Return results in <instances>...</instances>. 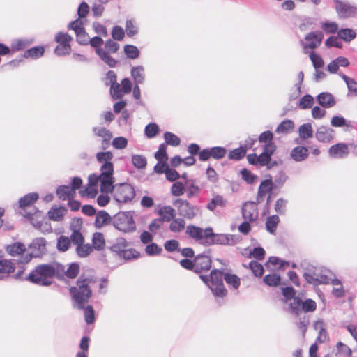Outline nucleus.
I'll return each instance as SVG.
<instances>
[{
  "mask_svg": "<svg viewBox=\"0 0 357 357\" xmlns=\"http://www.w3.org/2000/svg\"><path fill=\"white\" fill-rule=\"evenodd\" d=\"M91 281V278L82 275L77 280L76 286L70 288L69 291L74 302V307L84 309L85 304L89 301L92 296V291L89 287Z\"/></svg>",
  "mask_w": 357,
  "mask_h": 357,
  "instance_id": "1",
  "label": "nucleus"
},
{
  "mask_svg": "<svg viewBox=\"0 0 357 357\" xmlns=\"http://www.w3.org/2000/svg\"><path fill=\"white\" fill-rule=\"evenodd\" d=\"M53 270L50 264H40L31 271L25 280L40 286H50L52 284L50 279L52 278Z\"/></svg>",
  "mask_w": 357,
  "mask_h": 357,
  "instance_id": "2",
  "label": "nucleus"
},
{
  "mask_svg": "<svg viewBox=\"0 0 357 357\" xmlns=\"http://www.w3.org/2000/svg\"><path fill=\"white\" fill-rule=\"evenodd\" d=\"M132 211H120L112 217V225L121 232L128 234L136 230Z\"/></svg>",
  "mask_w": 357,
  "mask_h": 357,
  "instance_id": "3",
  "label": "nucleus"
},
{
  "mask_svg": "<svg viewBox=\"0 0 357 357\" xmlns=\"http://www.w3.org/2000/svg\"><path fill=\"white\" fill-rule=\"evenodd\" d=\"M109 193L112 194L114 199L119 204H127L135 198V190L134 187L128 183L114 184Z\"/></svg>",
  "mask_w": 357,
  "mask_h": 357,
  "instance_id": "4",
  "label": "nucleus"
},
{
  "mask_svg": "<svg viewBox=\"0 0 357 357\" xmlns=\"http://www.w3.org/2000/svg\"><path fill=\"white\" fill-rule=\"evenodd\" d=\"M114 155L111 151L98 152L96 153V160L99 163H102L100 167V172H102V178L103 186L107 185L110 183L111 176L114 175V165L111 162Z\"/></svg>",
  "mask_w": 357,
  "mask_h": 357,
  "instance_id": "5",
  "label": "nucleus"
},
{
  "mask_svg": "<svg viewBox=\"0 0 357 357\" xmlns=\"http://www.w3.org/2000/svg\"><path fill=\"white\" fill-rule=\"evenodd\" d=\"M241 240V237L238 235L214 233L213 228L210 227L208 237L205 242V246L213 245L233 246L240 242Z\"/></svg>",
  "mask_w": 357,
  "mask_h": 357,
  "instance_id": "6",
  "label": "nucleus"
},
{
  "mask_svg": "<svg viewBox=\"0 0 357 357\" xmlns=\"http://www.w3.org/2000/svg\"><path fill=\"white\" fill-rule=\"evenodd\" d=\"M178 214L188 220H192L198 213L199 207L191 204L188 200L177 198L173 202Z\"/></svg>",
  "mask_w": 357,
  "mask_h": 357,
  "instance_id": "7",
  "label": "nucleus"
},
{
  "mask_svg": "<svg viewBox=\"0 0 357 357\" xmlns=\"http://www.w3.org/2000/svg\"><path fill=\"white\" fill-rule=\"evenodd\" d=\"M224 273L222 271L213 269L210 274V289L213 295L218 297L226 296L227 291L223 284Z\"/></svg>",
  "mask_w": 357,
  "mask_h": 357,
  "instance_id": "8",
  "label": "nucleus"
},
{
  "mask_svg": "<svg viewBox=\"0 0 357 357\" xmlns=\"http://www.w3.org/2000/svg\"><path fill=\"white\" fill-rule=\"evenodd\" d=\"M29 253L23 256L22 264L29 263L33 257H40L46 252V240L44 238H34L29 245Z\"/></svg>",
  "mask_w": 357,
  "mask_h": 357,
  "instance_id": "9",
  "label": "nucleus"
},
{
  "mask_svg": "<svg viewBox=\"0 0 357 357\" xmlns=\"http://www.w3.org/2000/svg\"><path fill=\"white\" fill-rule=\"evenodd\" d=\"M335 3V10L340 19H348L357 16V6L348 1L332 0Z\"/></svg>",
  "mask_w": 357,
  "mask_h": 357,
  "instance_id": "10",
  "label": "nucleus"
},
{
  "mask_svg": "<svg viewBox=\"0 0 357 357\" xmlns=\"http://www.w3.org/2000/svg\"><path fill=\"white\" fill-rule=\"evenodd\" d=\"M68 29L73 30L76 34L77 42L82 45L89 44V36L86 32L82 20L77 18L74 21L70 22Z\"/></svg>",
  "mask_w": 357,
  "mask_h": 357,
  "instance_id": "11",
  "label": "nucleus"
},
{
  "mask_svg": "<svg viewBox=\"0 0 357 357\" xmlns=\"http://www.w3.org/2000/svg\"><path fill=\"white\" fill-rule=\"evenodd\" d=\"M209 229L210 227L203 229L198 226L189 225L186 227L185 234L197 242L205 245V242L208 237Z\"/></svg>",
  "mask_w": 357,
  "mask_h": 357,
  "instance_id": "12",
  "label": "nucleus"
},
{
  "mask_svg": "<svg viewBox=\"0 0 357 357\" xmlns=\"http://www.w3.org/2000/svg\"><path fill=\"white\" fill-rule=\"evenodd\" d=\"M227 149L223 146H213L204 149L199 152V160L207 161L211 158L215 160H221L225 157Z\"/></svg>",
  "mask_w": 357,
  "mask_h": 357,
  "instance_id": "13",
  "label": "nucleus"
},
{
  "mask_svg": "<svg viewBox=\"0 0 357 357\" xmlns=\"http://www.w3.org/2000/svg\"><path fill=\"white\" fill-rule=\"evenodd\" d=\"M82 223L83 222L81 218H74L70 226V229L72 231L70 241L76 246L84 243V238L80 232Z\"/></svg>",
  "mask_w": 357,
  "mask_h": 357,
  "instance_id": "14",
  "label": "nucleus"
},
{
  "mask_svg": "<svg viewBox=\"0 0 357 357\" xmlns=\"http://www.w3.org/2000/svg\"><path fill=\"white\" fill-rule=\"evenodd\" d=\"M102 172H100V174L99 176L96 174H92L89 175L88 178V185L91 187H96L98 181L100 182V191L102 193L108 194L111 192L113 188V183L115 182V178L114 176H111V181L107 185H105V188H102Z\"/></svg>",
  "mask_w": 357,
  "mask_h": 357,
  "instance_id": "15",
  "label": "nucleus"
},
{
  "mask_svg": "<svg viewBox=\"0 0 357 357\" xmlns=\"http://www.w3.org/2000/svg\"><path fill=\"white\" fill-rule=\"evenodd\" d=\"M323 38L324 34L321 31L310 32L305 37V40L308 43L303 44V47L305 49H315L321 45Z\"/></svg>",
  "mask_w": 357,
  "mask_h": 357,
  "instance_id": "16",
  "label": "nucleus"
},
{
  "mask_svg": "<svg viewBox=\"0 0 357 357\" xmlns=\"http://www.w3.org/2000/svg\"><path fill=\"white\" fill-rule=\"evenodd\" d=\"M195 273H200L210 270L211 267V259L205 252L199 254L195 257Z\"/></svg>",
  "mask_w": 357,
  "mask_h": 357,
  "instance_id": "17",
  "label": "nucleus"
},
{
  "mask_svg": "<svg viewBox=\"0 0 357 357\" xmlns=\"http://www.w3.org/2000/svg\"><path fill=\"white\" fill-rule=\"evenodd\" d=\"M349 153L348 145L344 143H337L331 146L328 149V155L333 158H344Z\"/></svg>",
  "mask_w": 357,
  "mask_h": 357,
  "instance_id": "18",
  "label": "nucleus"
},
{
  "mask_svg": "<svg viewBox=\"0 0 357 357\" xmlns=\"http://www.w3.org/2000/svg\"><path fill=\"white\" fill-rule=\"evenodd\" d=\"M242 215L245 220L250 222L255 221L258 218V211L256 203L248 202L242 207Z\"/></svg>",
  "mask_w": 357,
  "mask_h": 357,
  "instance_id": "19",
  "label": "nucleus"
},
{
  "mask_svg": "<svg viewBox=\"0 0 357 357\" xmlns=\"http://www.w3.org/2000/svg\"><path fill=\"white\" fill-rule=\"evenodd\" d=\"M335 130L328 126H321L315 133L316 139L323 143H328L334 137Z\"/></svg>",
  "mask_w": 357,
  "mask_h": 357,
  "instance_id": "20",
  "label": "nucleus"
},
{
  "mask_svg": "<svg viewBox=\"0 0 357 357\" xmlns=\"http://www.w3.org/2000/svg\"><path fill=\"white\" fill-rule=\"evenodd\" d=\"M317 100L324 108H331L336 104L333 95L329 92L320 93L317 96Z\"/></svg>",
  "mask_w": 357,
  "mask_h": 357,
  "instance_id": "21",
  "label": "nucleus"
},
{
  "mask_svg": "<svg viewBox=\"0 0 357 357\" xmlns=\"http://www.w3.org/2000/svg\"><path fill=\"white\" fill-rule=\"evenodd\" d=\"M15 270V264L11 260L5 259L0 255V279L14 273Z\"/></svg>",
  "mask_w": 357,
  "mask_h": 357,
  "instance_id": "22",
  "label": "nucleus"
},
{
  "mask_svg": "<svg viewBox=\"0 0 357 357\" xmlns=\"http://www.w3.org/2000/svg\"><path fill=\"white\" fill-rule=\"evenodd\" d=\"M290 155L296 162L304 161L309 155L308 149L305 146H296L291 150Z\"/></svg>",
  "mask_w": 357,
  "mask_h": 357,
  "instance_id": "23",
  "label": "nucleus"
},
{
  "mask_svg": "<svg viewBox=\"0 0 357 357\" xmlns=\"http://www.w3.org/2000/svg\"><path fill=\"white\" fill-rule=\"evenodd\" d=\"M5 250L9 255L13 257L20 255L24 256V253L26 251V246L21 242H15L12 244L7 245L5 247Z\"/></svg>",
  "mask_w": 357,
  "mask_h": 357,
  "instance_id": "24",
  "label": "nucleus"
},
{
  "mask_svg": "<svg viewBox=\"0 0 357 357\" xmlns=\"http://www.w3.org/2000/svg\"><path fill=\"white\" fill-rule=\"evenodd\" d=\"M112 224V217L105 211H100L96 213L95 226L96 228L100 229L105 225Z\"/></svg>",
  "mask_w": 357,
  "mask_h": 357,
  "instance_id": "25",
  "label": "nucleus"
},
{
  "mask_svg": "<svg viewBox=\"0 0 357 357\" xmlns=\"http://www.w3.org/2000/svg\"><path fill=\"white\" fill-rule=\"evenodd\" d=\"M93 132L95 135L102 138V148L105 149L104 145H107L112 137V132L104 127H93Z\"/></svg>",
  "mask_w": 357,
  "mask_h": 357,
  "instance_id": "26",
  "label": "nucleus"
},
{
  "mask_svg": "<svg viewBox=\"0 0 357 357\" xmlns=\"http://www.w3.org/2000/svg\"><path fill=\"white\" fill-rule=\"evenodd\" d=\"M227 204V201L222 195H216L208 202L206 208L210 211H214L217 207H225Z\"/></svg>",
  "mask_w": 357,
  "mask_h": 357,
  "instance_id": "27",
  "label": "nucleus"
},
{
  "mask_svg": "<svg viewBox=\"0 0 357 357\" xmlns=\"http://www.w3.org/2000/svg\"><path fill=\"white\" fill-rule=\"evenodd\" d=\"M56 195L59 199L65 201L66 199H73L75 192L70 189L69 185H59L56 189Z\"/></svg>",
  "mask_w": 357,
  "mask_h": 357,
  "instance_id": "28",
  "label": "nucleus"
},
{
  "mask_svg": "<svg viewBox=\"0 0 357 357\" xmlns=\"http://www.w3.org/2000/svg\"><path fill=\"white\" fill-rule=\"evenodd\" d=\"M158 215L162 222H170L176 217L175 210L170 206H165L158 210Z\"/></svg>",
  "mask_w": 357,
  "mask_h": 357,
  "instance_id": "29",
  "label": "nucleus"
},
{
  "mask_svg": "<svg viewBox=\"0 0 357 357\" xmlns=\"http://www.w3.org/2000/svg\"><path fill=\"white\" fill-rule=\"evenodd\" d=\"M128 245V243L127 241L124 238L120 237L116 239L115 243L109 247V249L112 252L115 253L119 257L123 250H125Z\"/></svg>",
  "mask_w": 357,
  "mask_h": 357,
  "instance_id": "30",
  "label": "nucleus"
},
{
  "mask_svg": "<svg viewBox=\"0 0 357 357\" xmlns=\"http://www.w3.org/2000/svg\"><path fill=\"white\" fill-rule=\"evenodd\" d=\"M130 73L135 84H142L144 83L145 75L144 68L142 66L132 67Z\"/></svg>",
  "mask_w": 357,
  "mask_h": 357,
  "instance_id": "31",
  "label": "nucleus"
},
{
  "mask_svg": "<svg viewBox=\"0 0 357 357\" xmlns=\"http://www.w3.org/2000/svg\"><path fill=\"white\" fill-rule=\"evenodd\" d=\"M96 53L101 60L106 63L109 67L114 68L117 64L118 61L109 55V54L103 49L96 50Z\"/></svg>",
  "mask_w": 357,
  "mask_h": 357,
  "instance_id": "32",
  "label": "nucleus"
},
{
  "mask_svg": "<svg viewBox=\"0 0 357 357\" xmlns=\"http://www.w3.org/2000/svg\"><path fill=\"white\" fill-rule=\"evenodd\" d=\"M38 199V194L36 192L29 193L24 197H22L19 199V207L24 208L26 206H29Z\"/></svg>",
  "mask_w": 357,
  "mask_h": 357,
  "instance_id": "33",
  "label": "nucleus"
},
{
  "mask_svg": "<svg viewBox=\"0 0 357 357\" xmlns=\"http://www.w3.org/2000/svg\"><path fill=\"white\" fill-rule=\"evenodd\" d=\"M45 49L42 46H36L26 50L24 53V58L36 59L44 54Z\"/></svg>",
  "mask_w": 357,
  "mask_h": 357,
  "instance_id": "34",
  "label": "nucleus"
},
{
  "mask_svg": "<svg viewBox=\"0 0 357 357\" xmlns=\"http://www.w3.org/2000/svg\"><path fill=\"white\" fill-rule=\"evenodd\" d=\"M337 36L344 42H351L356 37V33L351 29H341L337 32Z\"/></svg>",
  "mask_w": 357,
  "mask_h": 357,
  "instance_id": "35",
  "label": "nucleus"
},
{
  "mask_svg": "<svg viewBox=\"0 0 357 357\" xmlns=\"http://www.w3.org/2000/svg\"><path fill=\"white\" fill-rule=\"evenodd\" d=\"M292 301L289 303V310L292 314L298 316L302 311L303 300L298 296L292 298Z\"/></svg>",
  "mask_w": 357,
  "mask_h": 357,
  "instance_id": "36",
  "label": "nucleus"
},
{
  "mask_svg": "<svg viewBox=\"0 0 357 357\" xmlns=\"http://www.w3.org/2000/svg\"><path fill=\"white\" fill-rule=\"evenodd\" d=\"M169 225V230L172 232L178 233L185 228V221L183 218H174L171 220Z\"/></svg>",
  "mask_w": 357,
  "mask_h": 357,
  "instance_id": "37",
  "label": "nucleus"
},
{
  "mask_svg": "<svg viewBox=\"0 0 357 357\" xmlns=\"http://www.w3.org/2000/svg\"><path fill=\"white\" fill-rule=\"evenodd\" d=\"M93 248L97 250H102L105 245L104 236L102 233L96 232L93 235L92 238Z\"/></svg>",
  "mask_w": 357,
  "mask_h": 357,
  "instance_id": "38",
  "label": "nucleus"
},
{
  "mask_svg": "<svg viewBox=\"0 0 357 357\" xmlns=\"http://www.w3.org/2000/svg\"><path fill=\"white\" fill-rule=\"evenodd\" d=\"M66 211L64 207L52 208L48 211L49 218L54 221H61L64 216V212Z\"/></svg>",
  "mask_w": 357,
  "mask_h": 357,
  "instance_id": "39",
  "label": "nucleus"
},
{
  "mask_svg": "<svg viewBox=\"0 0 357 357\" xmlns=\"http://www.w3.org/2000/svg\"><path fill=\"white\" fill-rule=\"evenodd\" d=\"M299 135L303 139H307L313 136V130L310 123H305L301 125L299 128Z\"/></svg>",
  "mask_w": 357,
  "mask_h": 357,
  "instance_id": "40",
  "label": "nucleus"
},
{
  "mask_svg": "<svg viewBox=\"0 0 357 357\" xmlns=\"http://www.w3.org/2000/svg\"><path fill=\"white\" fill-rule=\"evenodd\" d=\"M246 148L240 146L229 151L228 158L229 160H240L245 157Z\"/></svg>",
  "mask_w": 357,
  "mask_h": 357,
  "instance_id": "41",
  "label": "nucleus"
},
{
  "mask_svg": "<svg viewBox=\"0 0 357 357\" xmlns=\"http://www.w3.org/2000/svg\"><path fill=\"white\" fill-rule=\"evenodd\" d=\"M164 139L165 144L172 146L176 147L179 146L181 144L180 138L175 134L169 131H167L164 133Z\"/></svg>",
  "mask_w": 357,
  "mask_h": 357,
  "instance_id": "42",
  "label": "nucleus"
},
{
  "mask_svg": "<svg viewBox=\"0 0 357 357\" xmlns=\"http://www.w3.org/2000/svg\"><path fill=\"white\" fill-rule=\"evenodd\" d=\"M280 221L279 217L277 215H273L268 217L266 222V230L271 234L275 232L277 225Z\"/></svg>",
  "mask_w": 357,
  "mask_h": 357,
  "instance_id": "43",
  "label": "nucleus"
},
{
  "mask_svg": "<svg viewBox=\"0 0 357 357\" xmlns=\"http://www.w3.org/2000/svg\"><path fill=\"white\" fill-rule=\"evenodd\" d=\"M140 256L139 252L136 250L135 249L130 248L123 250L121 255L119 256V258L123 259L126 261H130L132 259H136L139 258Z\"/></svg>",
  "mask_w": 357,
  "mask_h": 357,
  "instance_id": "44",
  "label": "nucleus"
},
{
  "mask_svg": "<svg viewBox=\"0 0 357 357\" xmlns=\"http://www.w3.org/2000/svg\"><path fill=\"white\" fill-rule=\"evenodd\" d=\"M280 276L276 273L268 274L263 279L264 282L269 287H277L280 284Z\"/></svg>",
  "mask_w": 357,
  "mask_h": 357,
  "instance_id": "45",
  "label": "nucleus"
},
{
  "mask_svg": "<svg viewBox=\"0 0 357 357\" xmlns=\"http://www.w3.org/2000/svg\"><path fill=\"white\" fill-rule=\"evenodd\" d=\"M132 163L135 167L141 169H144L147 165L146 158L142 155H132Z\"/></svg>",
  "mask_w": 357,
  "mask_h": 357,
  "instance_id": "46",
  "label": "nucleus"
},
{
  "mask_svg": "<svg viewBox=\"0 0 357 357\" xmlns=\"http://www.w3.org/2000/svg\"><path fill=\"white\" fill-rule=\"evenodd\" d=\"M294 123L291 120H284L277 127L275 132L277 133H287L290 130L293 129Z\"/></svg>",
  "mask_w": 357,
  "mask_h": 357,
  "instance_id": "47",
  "label": "nucleus"
},
{
  "mask_svg": "<svg viewBox=\"0 0 357 357\" xmlns=\"http://www.w3.org/2000/svg\"><path fill=\"white\" fill-rule=\"evenodd\" d=\"M93 251V247L87 243V244H81L80 245H77L76 248V253L79 257H86L89 256L91 252Z\"/></svg>",
  "mask_w": 357,
  "mask_h": 357,
  "instance_id": "48",
  "label": "nucleus"
},
{
  "mask_svg": "<svg viewBox=\"0 0 357 357\" xmlns=\"http://www.w3.org/2000/svg\"><path fill=\"white\" fill-rule=\"evenodd\" d=\"M124 52L128 58L135 59L139 56L140 52L139 49L132 45H126L124 46Z\"/></svg>",
  "mask_w": 357,
  "mask_h": 357,
  "instance_id": "49",
  "label": "nucleus"
},
{
  "mask_svg": "<svg viewBox=\"0 0 357 357\" xmlns=\"http://www.w3.org/2000/svg\"><path fill=\"white\" fill-rule=\"evenodd\" d=\"M159 130V127L156 123H150L146 126L144 128V134L147 138L151 139L158 135Z\"/></svg>",
  "mask_w": 357,
  "mask_h": 357,
  "instance_id": "50",
  "label": "nucleus"
},
{
  "mask_svg": "<svg viewBox=\"0 0 357 357\" xmlns=\"http://www.w3.org/2000/svg\"><path fill=\"white\" fill-rule=\"evenodd\" d=\"M52 265V268H53L52 277L56 276L58 279H61L66 275V268L65 266L60 263H53L50 264Z\"/></svg>",
  "mask_w": 357,
  "mask_h": 357,
  "instance_id": "51",
  "label": "nucleus"
},
{
  "mask_svg": "<svg viewBox=\"0 0 357 357\" xmlns=\"http://www.w3.org/2000/svg\"><path fill=\"white\" fill-rule=\"evenodd\" d=\"M313 97L310 94H306L301 98L298 104V106L299 108L302 109H306L311 108L313 105Z\"/></svg>",
  "mask_w": 357,
  "mask_h": 357,
  "instance_id": "52",
  "label": "nucleus"
},
{
  "mask_svg": "<svg viewBox=\"0 0 357 357\" xmlns=\"http://www.w3.org/2000/svg\"><path fill=\"white\" fill-rule=\"evenodd\" d=\"M224 279L227 284L232 285L236 289H237L241 284L240 278L235 274L226 273L224 275Z\"/></svg>",
  "mask_w": 357,
  "mask_h": 357,
  "instance_id": "53",
  "label": "nucleus"
},
{
  "mask_svg": "<svg viewBox=\"0 0 357 357\" xmlns=\"http://www.w3.org/2000/svg\"><path fill=\"white\" fill-rule=\"evenodd\" d=\"M248 267L256 277H261L264 273L263 266L256 261H251L249 263Z\"/></svg>",
  "mask_w": 357,
  "mask_h": 357,
  "instance_id": "54",
  "label": "nucleus"
},
{
  "mask_svg": "<svg viewBox=\"0 0 357 357\" xmlns=\"http://www.w3.org/2000/svg\"><path fill=\"white\" fill-rule=\"evenodd\" d=\"M273 185V182L272 181L271 179H265L261 182L259 187L258 188L257 192H259L261 195H264L266 196V195L268 192H270L272 191Z\"/></svg>",
  "mask_w": 357,
  "mask_h": 357,
  "instance_id": "55",
  "label": "nucleus"
},
{
  "mask_svg": "<svg viewBox=\"0 0 357 357\" xmlns=\"http://www.w3.org/2000/svg\"><path fill=\"white\" fill-rule=\"evenodd\" d=\"M155 158L159 162H167L168 155L167 153V146L165 144H160L158 151L155 153Z\"/></svg>",
  "mask_w": 357,
  "mask_h": 357,
  "instance_id": "56",
  "label": "nucleus"
},
{
  "mask_svg": "<svg viewBox=\"0 0 357 357\" xmlns=\"http://www.w3.org/2000/svg\"><path fill=\"white\" fill-rule=\"evenodd\" d=\"M145 252L149 256H156L162 253V248L155 243H151L146 246Z\"/></svg>",
  "mask_w": 357,
  "mask_h": 357,
  "instance_id": "57",
  "label": "nucleus"
},
{
  "mask_svg": "<svg viewBox=\"0 0 357 357\" xmlns=\"http://www.w3.org/2000/svg\"><path fill=\"white\" fill-rule=\"evenodd\" d=\"M84 320L88 324H91L95 321V311L91 305L84 306Z\"/></svg>",
  "mask_w": 357,
  "mask_h": 357,
  "instance_id": "58",
  "label": "nucleus"
},
{
  "mask_svg": "<svg viewBox=\"0 0 357 357\" xmlns=\"http://www.w3.org/2000/svg\"><path fill=\"white\" fill-rule=\"evenodd\" d=\"M126 31L129 37H132L138 33V27L133 20H127L126 22Z\"/></svg>",
  "mask_w": 357,
  "mask_h": 357,
  "instance_id": "59",
  "label": "nucleus"
},
{
  "mask_svg": "<svg viewBox=\"0 0 357 357\" xmlns=\"http://www.w3.org/2000/svg\"><path fill=\"white\" fill-rule=\"evenodd\" d=\"M179 242L175 239L167 240L164 243L165 250L169 252H179Z\"/></svg>",
  "mask_w": 357,
  "mask_h": 357,
  "instance_id": "60",
  "label": "nucleus"
},
{
  "mask_svg": "<svg viewBox=\"0 0 357 357\" xmlns=\"http://www.w3.org/2000/svg\"><path fill=\"white\" fill-rule=\"evenodd\" d=\"M70 245V241L69 238L64 236H61L57 239L56 247L59 251H61V252L67 251L68 250Z\"/></svg>",
  "mask_w": 357,
  "mask_h": 357,
  "instance_id": "61",
  "label": "nucleus"
},
{
  "mask_svg": "<svg viewBox=\"0 0 357 357\" xmlns=\"http://www.w3.org/2000/svg\"><path fill=\"white\" fill-rule=\"evenodd\" d=\"M186 185H188V198H192L194 195L199 193L200 188L195 184V181L194 180L188 181L186 182Z\"/></svg>",
  "mask_w": 357,
  "mask_h": 357,
  "instance_id": "62",
  "label": "nucleus"
},
{
  "mask_svg": "<svg viewBox=\"0 0 357 357\" xmlns=\"http://www.w3.org/2000/svg\"><path fill=\"white\" fill-rule=\"evenodd\" d=\"M110 94L113 99L121 98L124 94L122 86L119 83L110 86Z\"/></svg>",
  "mask_w": 357,
  "mask_h": 357,
  "instance_id": "63",
  "label": "nucleus"
},
{
  "mask_svg": "<svg viewBox=\"0 0 357 357\" xmlns=\"http://www.w3.org/2000/svg\"><path fill=\"white\" fill-rule=\"evenodd\" d=\"M185 191V187L183 183L181 181H176L171 188V193L172 195L179 197L183 195Z\"/></svg>",
  "mask_w": 357,
  "mask_h": 357,
  "instance_id": "64",
  "label": "nucleus"
}]
</instances>
